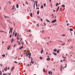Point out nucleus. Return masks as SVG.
<instances>
[{
	"label": "nucleus",
	"instance_id": "nucleus-1",
	"mask_svg": "<svg viewBox=\"0 0 75 75\" xmlns=\"http://www.w3.org/2000/svg\"><path fill=\"white\" fill-rule=\"evenodd\" d=\"M24 54H26V56H27V57H28L29 56V55H31L30 53H25Z\"/></svg>",
	"mask_w": 75,
	"mask_h": 75
},
{
	"label": "nucleus",
	"instance_id": "nucleus-2",
	"mask_svg": "<svg viewBox=\"0 0 75 75\" xmlns=\"http://www.w3.org/2000/svg\"><path fill=\"white\" fill-rule=\"evenodd\" d=\"M13 28H10V31H11V34H12V33H13Z\"/></svg>",
	"mask_w": 75,
	"mask_h": 75
},
{
	"label": "nucleus",
	"instance_id": "nucleus-3",
	"mask_svg": "<svg viewBox=\"0 0 75 75\" xmlns=\"http://www.w3.org/2000/svg\"><path fill=\"white\" fill-rule=\"evenodd\" d=\"M56 21H57V20L56 19H55L54 20L52 21L51 23H55V22H56Z\"/></svg>",
	"mask_w": 75,
	"mask_h": 75
},
{
	"label": "nucleus",
	"instance_id": "nucleus-4",
	"mask_svg": "<svg viewBox=\"0 0 75 75\" xmlns=\"http://www.w3.org/2000/svg\"><path fill=\"white\" fill-rule=\"evenodd\" d=\"M35 5H36V7H38L37 4H38V2L36 1H35Z\"/></svg>",
	"mask_w": 75,
	"mask_h": 75
},
{
	"label": "nucleus",
	"instance_id": "nucleus-5",
	"mask_svg": "<svg viewBox=\"0 0 75 75\" xmlns=\"http://www.w3.org/2000/svg\"><path fill=\"white\" fill-rule=\"evenodd\" d=\"M7 67H6L4 68V70L5 71H7Z\"/></svg>",
	"mask_w": 75,
	"mask_h": 75
},
{
	"label": "nucleus",
	"instance_id": "nucleus-6",
	"mask_svg": "<svg viewBox=\"0 0 75 75\" xmlns=\"http://www.w3.org/2000/svg\"><path fill=\"white\" fill-rule=\"evenodd\" d=\"M62 68L63 69H64V67H62V66L60 68V71H62Z\"/></svg>",
	"mask_w": 75,
	"mask_h": 75
},
{
	"label": "nucleus",
	"instance_id": "nucleus-7",
	"mask_svg": "<svg viewBox=\"0 0 75 75\" xmlns=\"http://www.w3.org/2000/svg\"><path fill=\"white\" fill-rule=\"evenodd\" d=\"M59 6L58 8H57V10L56 11V12H57V11H58V10H59Z\"/></svg>",
	"mask_w": 75,
	"mask_h": 75
},
{
	"label": "nucleus",
	"instance_id": "nucleus-8",
	"mask_svg": "<svg viewBox=\"0 0 75 75\" xmlns=\"http://www.w3.org/2000/svg\"><path fill=\"white\" fill-rule=\"evenodd\" d=\"M53 51L54 52H57V49H54Z\"/></svg>",
	"mask_w": 75,
	"mask_h": 75
},
{
	"label": "nucleus",
	"instance_id": "nucleus-9",
	"mask_svg": "<svg viewBox=\"0 0 75 75\" xmlns=\"http://www.w3.org/2000/svg\"><path fill=\"white\" fill-rule=\"evenodd\" d=\"M15 7L13 5L12 6V9L13 10H14V8H15Z\"/></svg>",
	"mask_w": 75,
	"mask_h": 75
},
{
	"label": "nucleus",
	"instance_id": "nucleus-10",
	"mask_svg": "<svg viewBox=\"0 0 75 75\" xmlns=\"http://www.w3.org/2000/svg\"><path fill=\"white\" fill-rule=\"evenodd\" d=\"M13 41H14V39H13V38H12L11 40V43H12V42H13Z\"/></svg>",
	"mask_w": 75,
	"mask_h": 75
},
{
	"label": "nucleus",
	"instance_id": "nucleus-11",
	"mask_svg": "<svg viewBox=\"0 0 75 75\" xmlns=\"http://www.w3.org/2000/svg\"><path fill=\"white\" fill-rule=\"evenodd\" d=\"M14 66H13V67H12V68H11L12 71H13V70H14Z\"/></svg>",
	"mask_w": 75,
	"mask_h": 75
},
{
	"label": "nucleus",
	"instance_id": "nucleus-12",
	"mask_svg": "<svg viewBox=\"0 0 75 75\" xmlns=\"http://www.w3.org/2000/svg\"><path fill=\"white\" fill-rule=\"evenodd\" d=\"M50 59H51L50 58H47V61H50Z\"/></svg>",
	"mask_w": 75,
	"mask_h": 75
},
{
	"label": "nucleus",
	"instance_id": "nucleus-13",
	"mask_svg": "<svg viewBox=\"0 0 75 75\" xmlns=\"http://www.w3.org/2000/svg\"><path fill=\"white\" fill-rule=\"evenodd\" d=\"M10 47V46H9L7 47V50H9Z\"/></svg>",
	"mask_w": 75,
	"mask_h": 75
},
{
	"label": "nucleus",
	"instance_id": "nucleus-14",
	"mask_svg": "<svg viewBox=\"0 0 75 75\" xmlns=\"http://www.w3.org/2000/svg\"><path fill=\"white\" fill-rule=\"evenodd\" d=\"M22 48H23V46H22L20 48L19 50H20L21 49H22Z\"/></svg>",
	"mask_w": 75,
	"mask_h": 75
},
{
	"label": "nucleus",
	"instance_id": "nucleus-15",
	"mask_svg": "<svg viewBox=\"0 0 75 75\" xmlns=\"http://www.w3.org/2000/svg\"><path fill=\"white\" fill-rule=\"evenodd\" d=\"M69 30L71 31H73V29H72V28H70L69 29Z\"/></svg>",
	"mask_w": 75,
	"mask_h": 75
},
{
	"label": "nucleus",
	"instance_id": "nucleus-16",
	"mask_svg": "<svg viewBox=\"0 0 75 75\" xmlns=\"http://www.w3.org/2000/svg\"><path fill=\"white\" fill-rule=\"evenodd\" d=\"M53 54L54 55H57V54L56 53H53Z\"/></svg>",
	"mask_w": 75,
	"mask_h": 75
},
{
	"label": "nucleus",
	"instance_id": "nucleus-17",
	"mask_svg": "<svg viewBox=\"0 0 75 75\" xmlns=\"http://www.w3.org/2000/svg\"><path fill=\"white\" fill-rule=\"evenodd\" d=\"M17 42H18V45H20V42L19 41H17Z\"/></svg>",
	"mask_w": 75,
	"mask_h": 75
},
{
	"label": "nucleus",
	"instance_id": "nucleus-18",
	"mask_svg": "<svg viewBox=\"0 0 75 75\" xmlns=\"http://www.w3.org/2000/svg\"><path fill=\"white\" fill-rule=\"evenodd\" d=\"M43 52V50H42L41 51V53L42 54Z\"/></svg>",
	"mask_w": 75,
	"mask_h": 75
},
{
	"label": "nucleus",
	"instance_id": "nucleus-19",
	"mask_svg": "<svg viewBox=\"0 0 75 75\" xmlns=\"http://www.w3.org/2000/svg\"><path fill=\"white\" fill-rule=\"evenodd\" d=\"M62 7H63V8H64L65 7V6L64 5H62Z\"/></svg>",
	"mask_w": 75,
	"mask_h": 75
},
{
	"label": "nucleus",
	"instance_id": "nucleus-20",
	"mask_svg": "<svg viewBox=\"0 0 75 75\" xmlns=\"http://www.w3.org/2000/svg\"><path fill=\"white\" fill-rule=\"evenodd\" d=\"M2 57H3V58H4V57H6V55H5V54H3L2 55Z\"/></svg>",
	"mask_w": 75,
	"mask_h": 75
},
{
	"label": "nucleus",
	"instance_id": "nucleus-21",
	"mask_svg": "<svg viewBox=\"0 0 75 75\" xmlns=\"http://www.w3.org/2000/svg\"><path fill=\"white\" fill-rule=\"evenodd\" d=\"M33 7H34V9L35 8V2H34V4H33Z\"/></svg>",
	"mask_w": 75,
	"mask_h": 75
},
{
	"label": "nucleus",
	"instance_id": "nucleus-22",
	"mask_svg": "<svg viewBox=\"0 0 75 75\" xmlns=\"http://www.w3.org/2000/svg\"><path fill=\"white\" fill-rule=\"evenodd\" d=\"M16 7L17 8H18V4H16Z\"/></svg>",
	"mask_w": 75,
	"mask_h": 75
},
{
	"label": "nucleus",
	"instance_id": "nucleus-23",
	"mask_svg": "<svg viewBox=\"0 0 75 75\" xmlns=\"http://www.w3.org/2000/svg\"><path fill=\"white\" fill-rule=\"evenodd\" d=\"M43 72H45V69H43Z\"/></svg>",
	"mask_w": 75,
	"mask_h": 75
},
{
	"label": "nucleus",
	"instance_id": "nucleus-24",
	"mask_svg": "<svg viewBox=\"0 0 75 75\" xmlns=\"http://www.w3.org/2000/svg\"><path fill=\"white\" fill-rule=\"evenodd\" d=\"M68 42H71V40L69 39V40H68Z\"/></svg>",
	"mask_w": 75,
	"mask_h": 75
},
{
	"label": "nucleus",
	"instance_id": "nucleus-25",
	"mask_svg": "<svg viewBox=\"0 0 75 75\" xmlns=\"http://www.w3.org/2000/svg\"><path fill=\"white\" fill-rule=\"evenodd\" d=\"M58 5H59V4L58 3H57L56 6H58Z\"/></svg>",
	"mask_w": 75,
	"mask_h": 75
},
{
	"label": "nucleus",
	"instance_id": "nucleus-26",
	"mask_svg": "<svg viewBox=\"0 0 75 75\" xmlns=\"http://www.w3.org/2000/svg\"><path fill=\"white\" fill-rule=\"evenodd\" d=\"M17 33H16L15 34V37H16L17 36Z\"/></svg>",
	"mask_w": 75,
	"mask_h": 75
},
{
	"label": "nucleus",
	"instance_id": "nucleus-27",
	"mask_svg": "<svg viewBox=\"0 0 75 75\" xmlns=\"http://www.w3.org/2000/svg\"><path fill=\"white\" fill-rule=\"evenodd\" d=\"M0 32L1 33H4V31H3L2 30H0Z\"/></svg>",
	"mask_w": 75,
	"mask_h": 75
},
{
	"label": "nucleus",
	"instance_id": "nucleus-28",
	"mask_svg": "<svg viewBox=\"0 0 75 75\" xmlns=\"http://www.w3.org/2000/svg\"><path fill=\"white\" fill-rule=\"evenodd\" d=\"M30 16L32 17H33V14L31 13H30Z\"/></svg>",
	"mask_w": 75,
	"mask_h": 75
},
{
	"label": "nucleus",
	"instance_id": "nucleus-29",
	"mask_svg": "<svg viewBox=\"0 0 75 75\" xmlns=\"http://www.w3.org/2000/svg\"><path fill=\"white\" fill-rule=\"evenodd\" d=\"M37 26L38 27H39V24H37Z\"/></svg>",
	"mask_w": 75,
	"mask_h": 75
},
{
	"label": "nucleus",
	"instance_id": "nucleus-30",
	"mask_svg": "<svg viewBox=\"0 0 75 75\" xmlns=\"http://www.w3.org/2000/svg\"><path fill=\"white\" fill-rule=\"evenodd\" d=\"M46 21H47V22H49V23L50 22V21H49V20H47L46 19Z\"/></svg>",
	"mask_w": 75,
	"mask_h": 75
},
{
	"label": "nucleus",
	"instance_id": "nucleus-31",
	"mask_svg": "<svg viewBox=\"0 0 75 75\" xmlns=\"http://www.w3.org/2000/svg\"><path fill=\"white\" fill-rule=\"evenodd\" d=\"M45 33L44 30H42V33Z\"/></svg>",
	"mask_w": 75,
	"mask_h": 75
},
{
	"label": "nucleus",
	"instance_id": "nucleus-32",
	"mask_svg": "<svg viewBox=\"0 0 75 75\" xmlns=\"http://www.w3.org/2000/svg\"><path fill=\"white\" fill-rule=\"evenodd\" d=\"M41 8H43V6L41 5Z\"/></svg>",
	"mask_w": 75,
	"mask_h": 75
},
{
	"label": "nucleus",
	"instance_id": "nucleus-33",
	"mask_svg": "<svg viewBox=\"0 0 75 75\" xmlns=\"http://www.w3.org/2000/svg\"><path fill=\"white\" fill-rule=\"evenodd\" d=\"M4 16L5 18H7V16H6L4 15Z\"/></svg>",
	"mask_w": 75,
	"mask_h": 75
},
{
	"label": "nucleus",
	"instance_id": "nucleus-34",
	"mask_svg": "<svg viewBox=\"0 0 75 75\" xmlns=\"http://www.w3.org/2000/svg\"><path fill=\"white\" fill-rule=\"evenodd\" d=\"M67 64L66 63L65 67H64V68H66V67H67Z\"/></svg>",
	"mask_w": 75,
	"mask_h": 75
},
{
	"label": "nucleus",
	"instance_id": "nucleus-35",
	"mask_svg": "<svg viewBox=\"0 0 75 75\" xmlns=\"http://www.w3.org/2000/svg\"><path fill=\"white\" fill-rule=\"evenodd\" d=\"M40 59H42V57H40Z\"/></svg>",
	"mask_w": 75,
	"mask_h": 75
},
{
	"label": "nucleus",
	"instance_id": "nucleus-36",
	"mask_svg": "<svg viewBox=\"0 0 75 75\" xmlns=\"http://www.w3.org/2000/svg\"><path fill=\"white\" fill-rule=\"evenodd\" d=\"M39 11H37V14H39Z\"/></svg>",
	"mask_w": 75,
	"mask_h": 75
},
{
	"label": "nucleus",
	"instance_id": "nucleus-37",
	"mask_svg": "<svg viewBox=\"0 0 75 75\" xmlns=\"http://www.w3.org/2000/svg\"><path fill=\"white\" fill-rule=\"evenodd\" d=\"M11 36H12V34L10 35L9 36L10 38H11Z\"/></svg>",
	"mask_w": 75,
	"mask_h": 75
},
{
	"label": "nucleus",
	"instance_id": "nucleus-38",
	"mask_svg": "<svg viewBox=\"0 0 75 75\" xmlns=\"http://www.w3.org/2000/svg\"><path fill=\"white\" fill-rule=\"evenodd\" d=\"M59 50H58L57 51V54H58V53H59Z\"/></svg>",
	"mask_w": 75,
	"mask_h": 75
},
{
	"label": "nucleus",
	"instance_id": "nucleus-39",
	"mask_svg": "<svg viewBox=\"0 0 75 75\" xmlns=\"http://www.w3.org/2000/svg\"><path fill=\"white\" fill-rule=\"evenodd\" d=\"M62 36H63V37H65V36H66V35L65 34H63L62 35Z\"/></svg>",
	"mask_w": 75,
	"mask_h": 75
},
{
	"label": "nucleus",
	"instance_id": "nucleus-40",
	"mask_svg": "<svg viewBox=\"0 0 75 75\" xmlns=\"http://www.w3.org/2000/svg\"><path fill=\"white\" fill-rule=\"evenodd\" d=\"M8 3H9V4H11V2H10V1H9L8 2Z\"/></svg>",
	"mask_w": 75,
	"mask_h": 75
},
{
	"label": "nucleus",
	"instance_id": "nucleus-41",
	"mask_svg": "<svg viewBox=\"0 0 75 75\" xmlns=\"http://www.w3.org/2000/svg\"><path fill=\"white\" fill-rule=\"evenodd\" d=\"M44 6L45 7V6H46V4H44Z\"/></svg>",
	"mask_w": 75,
	"mask_h": 75
},
{
	"label": "nucleus",
	"instance_id": "nucleus-42",
	"mask_svg": "<svg viewBox=\"0 0 75 75\" xmlns=\"http://www.w3.org/2000/svg\"><path fill=\"white\" fill-rule=\"evenodd\" d=\"M15 33V32H14L13 33V35H12L13 36H14V33Z\"/></svg>",
	"mask_w": 75,
	"mask_h": 75
},
{
	"label": "nucleus",
	"instance_id": "nucleus-43",
	"mask_svg": "<svg viewBox=\"0 0 75 75\" xmlns=\"http://www.w3.org/2000/svg\"><path fill=\"white\" fill-rule=\"evenodd\" d=\"M20 39V38H19V37H17V40H19Z\"/></svg>",
	"mask_w": 75,
	"mask_h": 75
},
{
	"label": "nucleus",
	"instance_id": "nucleus-44",
	"mask_svg": "<svg viewBox=\"0 0 75 75\" xmlns=\"http://www.w3.org/2000/svg\"><path fill=\"white\" fill-rule=\"evenodd\" d=\"M31 63H32V64H33V63H34V62H33V61H31Z\"/></svg>",
	"mask_w": 75,
	"mask_h": 75
},
{
	"label": "nucleus",
	"instance_id": "nucleus-45",
	"mask_svg": "<svg viewBox=\"0 0 75 75\" xmlns=\"http://www.w3.org/2000/svg\"><path fill=\"white\" fill-rule=\"evenodd\" d=\"M26 4H28V3L27 2V1L26 2Z\"/></svg>",
	"mask_w": 75,
	"mask_h": 75
},
{
	"label": "nucleus",
	"instance_id": "nucleus-46",
	"mask_svg": "<svg viewBox=\"0 0 75 75\" xmlns=\"http://www.w3.org/2000/svg\"><path fill=\"white\" fill-rule=\"evenodd\" d=\"M62 45H65V43H63V44H62Z\"/></svg>",
	"mask_w": 75,
	"mask_h": 75
},
{
	"label": "nucleus",
	"instance_id": "nucleus-47",
	"mask_svg": "<svg viewBox=\"0 0 75 75\" xmlns=\"http://www.w3.org/2000/svg\"><path fill=\"white\" fill-rule=\"evenodd\" d=\"M51 71H49V74H51Z\"/></svg>",
	"mask_w": 75,
	"mask_h": 75
},
{
	"label": "nucleus",
	"instance_id": "nucleus-48",
	"mask_svg": "<svg viewBox=\"0 0 75 75\" xmlns=\"http://www.w3.org/2000/svg\"><path fill=\"white\" fill-rule=\"evenodd\" d=\"M14 62H15V63H16V64H17V62L16 61H14Z\"/></svg>",
	"mask_w": 75,
	"mask_h": 75
},
{
	"label": "nucleus",
	"instance_id": "nucleus-49",
	"mask_svg": "<svg viewBox=\"0 0 75 75\" xmlns=\"http://www.w3.org/2000/svg\"><path fill=\"white\" fill-rule=\"evenodd\" d=\"M16 44L14 45L13 46L14 47H16Z\"/></svg>",
	"mask_w": 75,
	"mask_h": 75
},
{
	"label": "nucleus",
	"instance_id": "nucleus-50",
	"mask_svg": "<svg viewBox=\"0 0 75 75\" xmlns=\"http://www.w3.org/2000/svg\"><path fill=\"white\" fill-rule=\"evenodd\" d=\"M31 55H29V57H31Z\"/></svg>",
	"mask_w": 75,
	"mask_h": 75
},
{
	"label": "nucleus",
	"instance_id": "nucleus-51",
	"mask_svg": "<svg viewBox=\"0 0 75 75\" xmlns=\"http://www.w3.org/2000/svg\"><path fill=\"white\" fill-rule=\"evenodd\" d=\"M31 1H33L34 3H35V1H34V0H31Z\"/></svg>",
	"mask_w": 75,
	"mask_h": 75
},
{
	"label": "nucleus",
	"instance_id": "nucleus-52",
	"mask_svg": "<svg viewBox=\"0 0 75 75\" xmlns=\"http://www.w3.org/2000/svg\"><path fill=\"white\" fill-rule=\"evenodd\" d=\"M52 72H51L50 73V75H52Z\"/></svg>",
	"mask_w": 75,
	"mask_h": 75
},
{
	"label": "nucleus",
	"instance_id": "nucleus-53",
	"mask_svg": "<svg viewBox=\"0 0 75 75\" xmlns=\"http://www.w3.org/2000/svg\"><path fill=\"white\" fill-rule=\"evenodd\" d=\"M22 45H23L24 42H22Z\"/></svg>",
	"mask_w": 75,
	"mask_h": 75
},
{
	"label": "nucleus",
	"instance_id": "nucleus-54",
	"mask_svg": "<svg viewBox=\"0 0 75 75\" xmlns=\"http://www.w3.org/2000/svg\"><path fill=\"white\" fill-rule=\"evenodd\" d=\"M31 61H33V59H32V57H31Z\"/></svg>",
	"mask_w": 75,
	"mask_h": 75
},
{
	"label": "nucleus",
	"instance_id": "nucleus-55",
	"mask_svg": "<svg viewBox=\"0 0 75 75\" xmlns=\"http://www.w3.org/2000/svg\"><path fill=\"white\" fill-rule=\"evenodd\" d=\"M67 26H68L69 25V23H67Z\"/></svg>",
	"mask_w": 75,
	"mask_h": 75
},
{
	"label": "nucleus",
	"instance_id": "nucleus-56",
	"mask_svg": "<svg viewBox=\"0 0 75 75\" xmlns=\"http://www.w3.org/2000/svg\"><path fill=\"white\" fill-rule=\"evenodd\" d=\"M0 65L1 66V67H2V64H0Z\"/></svg>",
	"mask_w": 75,
	"mask_h": 75
},
{
	"label": "nucleus",
	"instance_id": "nucleus-57",
	"mask_svg": "<svg viewBox=\"0 0 75 75\" xmlns=\"http://www.w3.org/2000/svg\"><path fill=\"white\" fill-rule=\"evenodd\" d=\"M2 75V74H1V73H0V75Z\"/></svg>",
	"mask_w": 75,
	"mask_h": 75
},
{
	"label": "nucleus",
	"instance_id": "nucleus-58",
	"mask_svg": "<svg viewBox=\"0 0 75 75\" xmlns=\"http://www.w3.org/2000/svg\"><path fill=\"white\" fill-rule=\"evenodd\" d=\"M9 69H10V67H8V70Z\"/></svg>",
	"mask_w": 75,
	"mask_h": 75
},
{
	"label": "nucleus",
	"instance_id": "nucleus-59",
	"mask_svg": "<svg viewBox=\"0 0 75 75\" xmlns=\"http://www.w3.org/2000/svg\"><path fill=\"white\" fill-rule=\"evenodd\" d=\"M71 48H72V49H73V47L72 46H71Z\"/></svg>",
	"mask_w": 75,
	"mask_h": 75
},
{
	"label": "nucleus",
	"instance_id": "nucleus-60",
	"mask_svg": "<svg viewBox=\"0 0 75 75\" xmlns=\"http://www.w3.org/2000/svg\"><path fill=\"white\" fill-rule=\"evenodd\" d=\"M60 62H62V60H61L60 61Z\"/></svg>",
	"mask_w": 75,
	"mask_h": 75
},
{
	"label": "nucleus",
	"instance_id": "nucleus-61",
	"mask_svg": "<svg viewBox=\"0 0 75 75\" xmlns=\"http://www.w3.org/2000/svg\"><path fill=\"white\" fill-rule=\"evenodd\" d=\"M65 61V59H64V60H63V61Z\"/></svg>",
	"mask_w": 75,
	"mask_h": 75
},
{
	"label": "nucleus",
	"instance_id": "nucleus-62",
	"mask_svg": "<svg viewBox=\"0 0 75 75\" xmlns=\"http://www.w3.org/2000/svg\"><path fill=\"white\" fill-rule=\"evenodd\" d=\"M20 39H21L20 40H22V39H23L22 38H20Z\"/></svg>",
	"mask_w": 75,
	"mask_h": 75
},
{
	"label": "nucleus",
	"instance_id": "nucleus-63",
	"mask_svg": "<svg viewBox=\"0 0 75 75\" xmlns=\"http://www.w3.org/2000/svg\"><path fill=\"white\" fill-rule=\"evenodd\" d=\"M6 74V73H5V74H3L2 75H5Z\"/></svg>",
	"mask_w": 75,
	"mask_h": 75
},
{
	"label": "nucleus",
	"instance_id": "nucleus-64",
	"mask_svg": "<svg viewBox=\"0 0 75 75\" xmlns=\"http://www.w3.org/2000/svg\"><path fill=\"white\" fill-rule=\"evenodd\" d=\"M30 31H31V30H28V32H30Z\"/></svg>",
	"mask_w": 75,
	"mask_h": 75
}]
</instances>
